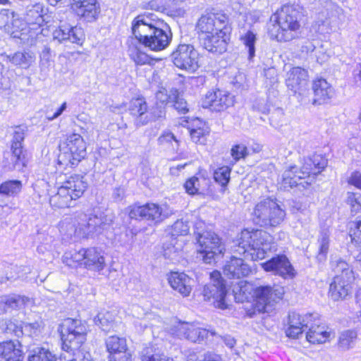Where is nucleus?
<instances>
[{
  "instance_id": "8",
  "label": "nucleus",
  "mask_w": 361,
  "mask_h": 361,
  "mask_svg": "<svg viewBox=\"0 0 361 361\" xmlns=\"http://www.w3.org/2000/svg\"><path fill=\"white\" fill-rule=\"evenodd\" d=\"M63 261L69 267L80 264L97 272H100L106 267L104 252L97 247L82 248L78 251L66 252L63 256Z\"/></svg>"
},
{
  "instance_id": "43",
  "label": "nucleus",
  "mask_w": 361,
  "mask_h": 361,
  "mask_svg": "<svg viewBox=\"0 0 361 361\" xmlns=\"http://www.w3.org/2000/svg\"><path fill=\"white\" fill-rule=\"evenodd\" d=\"M347 203L351 207L352 212H358L361 209V194L348 192L347 194Z\"/></svg>"
},
{
  "instance_id": "9",
  "label": "nucleus",
  "mask_w": 361,
  "mask_h": 361,
  "mask_svg": "<svg viewBox=\"0 0 361 361\" xmlns=\"http://www.w3.org/2000/svg\"><path fill=\"white\" fill-rule=\"evenodd\" d=\"M253 216L255 222L260 226L276 227L283 221L286 212L276 200L266 198L255 205Z\"/></svg>"
},
{
  "instance_id": "57",
  "label": "nucleus",
  "mask_w": 361,
  "mask_h": 361,
  "mask_svg": "<svg viewBox=\"0 0 361 361\" xmlns=\"http://www.w3.org/2000/svg\"><path fill=\"white\" fill-rule=\"evenodd\" d=\"M77 350L76 353H74V358L71 361H94L88 351L84 349H78Z\"/></svg>"
},
{
  "instance_id": "63",
  "label": "nucleus",
  "mask_w": 361,
  "mask_h": 361,
  "mask_svg": "<svg viewBox=\"0 0 361 361\" xmlns=\"http://www.w3.org/2000/svg\"><path fill=\"white\" fill-rule=\"evenodd\" d=\"M109 361H132L130 353L126 352L113 357H109Z\"/></svg>"
},
{
  "instance_id": "48",
  "label": "nucleus",
  "mask_w": 361,
  "mask_h": 361,
  "mask_svg": "<svg viewBox=\"0 0 361 361\" xmlns=\"http://www.w3.org/2000/svg\"><path fill=\"white\" fill-rule=\"evenodd\" d=\"M231 154L235 161L245 158L247 154V149L245 145L238 144L234 145L231 150Z\"/></svg>"
},
{
  "instance_id": "3",
  "label": "nucleus",
  "mask_w": 361,
  "mask_h": 361,
  "mask_svg": "<svg viewBox=\"0 0 361 361\" xmlns=\"http://www.w3.org/2000/svg\"><path fill=\"white\" fill-rule=\"evenodd\" d=\"M132 32L141 44L153 51L166 49L172 39V34L166 23L144 15L137 16L133 20Z\"/></svg>"
},
{
  "instance_id": "56",
  "label": "nucleus",
  "mask_w": 361,
  "mask_h": 361,
  "mask_svg": "<svg viewBox=\"0 0 361 361\" xmlns=\"http://www.w3.org/2000/svg\"><path fill=\"white\" fill-rule=\"evenodd\" d=\"M6 331L7 333H12L15 336L20 337L23 336L22 324L18 325L12 321H8L6 323Z\"/></svg>"
},
{
  "instance_id": "30",
  "label": "nucleus",
  "mask_w": 361,
  "mask_h": 361,
  "mask_svg": "<svg viewBox=\"0 0 361 361\" xmlns=\"http://www.w3.org/2000/svg\"><path fill=\"white\" fill-rule=\"evenodd\" d=\"M6 57L13 65L25 69L30 68L35 61V54L30 51H17Z\"/></svg>"
},
{
  "instance_id": "19",
  "label": "nucleus",
  "mask_w": 361,
  "mask_h": 361,
  "mask_svg": "<svg viewBox=\"0 0 361 361\" xmlns=\"http://www.w3.org/2000/svg\"><path fill=\"white\" fill-rule=\"evenodd\" d=\"M266 271L273 272L284 279H292L295 276V271L285 255H278L269 260L261 264Z\"/></svg>"
},
{
  "instance_id": "52",
  "label": "nucleus",
  "mask_w": 361,
  "mask_h": 361,
  "mask_svg": "<svg viewBox=\"0 0 361 361\" xmlns=\"http://www.w3.org/2000/svg\"><path fill=\"white\" fill-rule=\"evenodd\" d=\"M20 267H18L17 266L11 267L10 274H7L5 277L2 276L0 279V282L5 283L7 281H15L18 278L23 277V274L20 271Z\"/></svg>"
},
{
  "instance_id": "15",
  "label": "nucleus",
  "mask_w": 361,
  "mask_h": 361,
  "mask_svg": "<svg viewBox=\"0 0 361 361\" xmlns=\"http://www.w3.org/2000/svg\"><path fill=\"white\" fill-rule=\"evenodd\" d=\"M171 60L180 69L195 72L198 68V53L192 45L180 44L171 54Z\"/></svg>"
},
{
  "instance_id": "31",
  "label": "nucleus",
  "mask_w": 361,
  "mask_h": 361,
  "mask_svg": "<svg viewBox=\"0 0 361 361\" xmlns=\"http://www.w3.org/2000/svg\"><path fill=\"white\" fill-rule=\"evenodd\" d=\"M106 347L109 353V357L128 352L126 338L116 336H111L106 338Z\"/></svg>"
},
{
  "instance_id": "16",
  "label": "nucleus",
  "mask_w": 361,
  "mask_h": 361,
  "mask_svg": "<svg viewBox=\"0 0 361 361\" xmlns=\"http://www.w3.org/2000/svg\"><path fill=\"white\" fill-rule=\"evenodd\" d=\"M61 154L71 165H76L86 155V144L78 133H72L68 136Z\"/></svg>"
},
{
  "instance_id": "1",
  "label": "nucleus",
  "mask_w": 361,
  "mask_h": 361,
  "mask_svg": "<svg viewBox=\"0 0 361 361\" xmlns=\"http://www.w3.org/2000/svg\"><path fill=\"white\" fill-rule=\"evenodd\" d=\"M277 245L268 232L256 229L243 230L231 246L233 255L224 266V274L229 279H240L249 275L251 269L237 255L252 261L261 260L276 252Z\"/></svg>"
},
{
  "instance_id": "61",
  "label": "nucleus",
  "mask_w": 361,
  "mask_h": 361,
  "mask_svg": "<svg viewBox=\"0 0 361 361\" xmlns=\"http://www.w3.org/2000/svg\"><path fill=\"white\" fill-rule=\"evenodd\" d=\"M25 133L23 129L18 128H17L13 135V143L14 146H20L22 145V142L24 140Z\"/></svg>"
},
{
  "instance_id": "54",
  "label": "nucleus",
  "mask_w": 361,
  "mask_h": 361,
  "mask_svg": "<svg viewBox=\"0 0 361 361\" xmlns=\"http://www.w3.org/2000/svg\"><path fill=\"white\" fill-rule=\"evenodd\" d=\"M319 40H305L303 42L300 47V51L305 54H314L316 47L319 43Z\"/></svg>"
},
{
  "instance_id": "55",
  "label": "nucleus",
  "mask_w": 361,
  "mask_h": 361,
  "mask_svg": "<svg viewBox=\"0 0 361 361\" xmlns=\"http://www.w3.org/2000/svg\"><path fill=\"white\" fill-rule=\"evenodd\" d=\"M142 361H174L172 358L166 357L164 355H149L147 351L142 355Z\"/></svg>"
},
{
  "instance_id": "58",
  "label": "nucleus",
  "mask_w": 361,
  "mask_h": 361,
  "mask_svg": "<svg viewBox=\"0 0 361 361\" xmlns=\"http://www.w3.org/2000/svg\"><path fill=\"white\" fill-rule=\"evenodd\" d=\"M174 108L180 113L185 114L188 111V104L186 101L180 97V96H177L176 97V100L174 102Z\"/></svg>"
},
{
  "instance_id": "11",
  "label": "nucleus",
  "mask_w": 361,
  "mask_h": 361,
  "mask_svg": "<svg viewBox=\"0 0 361 361\" xmlns=\"http://www.w3.org/2000/svg\"><path fill=\"white\" fill-rule=\"evenodd\" d=\"M80 220L74 229V235L78 238H92L94 235L102 233L109 226L110 222L106 216L99 214L78 216Z\"/></svg>"
},
{
  "instance_id": "64",
  "label": "nucleus",
  "mask_w": 361,
  "mask_h": 361,
  "mask_svg": "<svg viewBox=\"0 0 361 361\" xmlns=\"http://www.w3.org/2000/svg\"><path fill=\"white\" fill-rule=\"evenodd\" d=\"M172 140L178 142L174 135L170 132L164 133L159 137V142L160 144L171 142Z\"/></svg>"
},
{
  "instance_id": "14",
  "label": "nucleus",
  "mask_w": 361,
  "mask_h": 361,
  "mask_svg": "<svg viewBox=\"0 0 361 361\" xmlns=\"http://www.w3.org/2000/svg\"><path fill=\"white\" fill-rule=\"evenodd\" d=\"M202 295L205 300L212 299L216 307L222 310L227 307L225 302L226 290L219 271H214L210 274V281L204 286Z\"/></svg>"
},
{
  "instance_id": "34",
  "label": "nucleus",
  "mask_w": 361,
  "mask_h": 361,
  "mask_svg": "<svg viewBox=\"0 0 361 361\" xmlns=\"http://www.w3.org/2000/svg\"><path fill=\"white\" fill-rule=\"evenodd\" d=\"M251 290H252L251 285L245 281H240L233 289L235 300L237 302L241 303L247 301L250 298H252Z\"/></svg>"
},
{
  "instance_id": "40",
  "label": "nucleus",
  "mask_w": 361,
  "mask_h": 361,
  "mask_svg": "<svg viewBox=\"0 0 361 361\" xmlns=\"http://www.w3.org/2000/svg\"><path fill=\"white\" fill-rule=\"evenodd\" d=\"M231 171V169L227 166L216 169L214 172V180L222 187L226 186L230 180Z\"/></svg>"
},
{
  "instance_id": "29",
  "label": "nucleus",
  "mask_w": 361,
  "mask_h": 361,
  "mask_svg": "<svg viewBox=\"0 0 361 361\" xmlns=\"http://www.w3.org/2000/svg\"><path fill=\"white\" fill-rule=\"evenodd\" d=\"M130 114L137 118L136 125L143 126L147 124L150 118H148L147 105L143 98H137L131 101L130 106Z\"/></svg>"
},
{
  "instance_id": "60",
  "label": "nucleus",
  "mask_w": 361,
  "mask_h": 361,
  "mask_svg": "<svg viewBox=\"0 0 361 361\" xmlns=\"http://www.w3.org/2000/svg\"><path fill=\"white\" fill-rule=\"evenodd\" d=\"M165 115V111L162 106H157L152 109L149 113H148V118L150 120L161 118Z\"/></svg>"
},
{
  "instance_id": "6",
  "label": "nucleus",
  "mask_w": 361,
  "mask_h": 361,
  "mask_svg": "<svg viewBox=\"0 0 361 361\" xmlns=\"http://www.w3.org/2000/svg\"><path fill=\"white\" fill-rule=\"evenodd\" d=\"M331 267L335 274L330 283L329 295L334 301L345 300L353 290L355 274L351 267L343 259L334 257L331 261Z\"/></svg>"
},
{
  "instance_id": "35",
  "label": "nucleus",
  "mask_w": 361,
  "mask_h": 361,
  "mask_svg": "<svg viewBox=\"0 0 361 361\" xmlns=\"http://www.w3.org/2000/svg\"><path fill=\"white\" fill-rule=\"evenodd\" d=\"M357 336V332L354 330H346L341 332L338 337V348L343 350L353 348Z\"/></svg>"
},
{
  "instance_id": "2",
  "label": "nucleus",
  "mask_w": 361,
  "mask_h": 361,
  "mask_svg": "<svg viewBox=\"0 0 361 361\" xmlns=\"http://www.w3.org/2000/svg\"><path fill=\"white\" fill-rule=\"evenodd\" d=\"M200 44L208 51L220 54L226 51L231 31L228 18L220 13L202 15L197 23Z\"/></svg>"
},
{
  "instance_id": "45",
  "label": "nucleus",
  "mask_w": 361,
  "mask_h": 361,
  "mask_svg": "<svg viewBox=\"0 0 361 361\" xmlns=\"http://www.w3.org/2000/svg\"><path fill=\"white\" fill-rule=\"evenodd\" d=\"M208 131L204 127H197L190 130L192 140L195 143L203 144L205 142V135Z\"/></svg>"
},
{
  "instance_id": "59",
  "label": "nucleus",
  "mask_w": 361,
  "mask_h": 361,
  "mask_svg": "<svg viewBox=\"0 0 361 361\" xmlns=\"http://www.w3.org/2000/svg\"><path fill=\"white\" fill-rule=\"evenodd\" d=\"M348 183L361 190V173L360 171H353L351 173L348 178Z\"/></svg>"
},
{
  "instance_id": "38",
  "label": "nucleus",
  "mask_w": 361,
  "mask_h": 361,
  "mask_svg": "<svg viewBox=\"0 0 361 361\" xmlns=\"http://www.w3.org/2000/svg\"><path fill=\"white\" fill-rule=\"evenodd\" d=\"M114 322L115 317L113 313L109 312L99 313L95 320V323L99 326L104 331L106 332L109 331L114 327Z\"/></svg>"
},
{
  "instance_id": "51",
  "label": "nucleus",
  "mask_w": 361,
  "mask_h": 361,
  "mask_svg": "<svg viewBox=\"0 0 361 361\" xmlns=\"http://www.w3.org/2000/svg\"><path fill=\"white\" fill-rule=\"evenodd\" d=\"M351 243L357 248L361 247V221L355 223V228L350 235Z\"/></svg>"
},
{
  "instance_id": "28",
  "label": "nucleus",
  "mask_w": 361,
  "mask_h": 361,
  "mask_svg": "<svg viewBox=\"0 0 361 361\" xmlns=\"http://www.w3.org/2000/svg\"><path fill=\"white\" fill-rule=\"evenodd\" d=\"M75 11L78 16L86 21L92 22L97 18L100 13V6L97 0H83Z\"/></svg>"
},
{
  "instance_id": "12",
  "label": "nucleus",
  "mask_w": 361,
  "mask_h": 361,
  "mask_svg": "<svg viewBox=\"0 0 361 361\" xmlns=\"http://www.w3.org/2000/svg\"><path fill=\"white\" fill-rule=\"evenodd\" d=\"M173 213V210L166 204L147 203L142 206L133 205L129 209V217L130 219H142L154 224L161 222Z\"/></svg>"
},
{
  "instance_id": "26",
  "label": "nucleus",
  "mask_w": 361,
  "mask_h": 361,
  "mask_svg": "<svg viewBox=\"0 0 361 361\" xmlns=\"http://www.w3.org/2000/svg\"><path fill=\"white\" fill-rule=\"evenodd\" d=\"M31 303L29 298L11 294L0 297V314L14 310H21Z\"/></svg>"
},
{
  "instance_id": "10",
  "label": "nucleus",
  "mask_w": 361,
  "mask_h": 361,
  "mask_svg": "<svg viewBox=\"0 0 361 361\" xmlns=\"http://www.w3.org/2000/svg\"><path fill=\"white\" fill-rule=\"evenodd\" d=\"M60 332L63 348L74 351L85 341L87 329L81 320L67 318L61 324Z\"/></svg>"
},
{
  "instance_id": "42",
  "label": "nucleus",
  "mask_w": 361,
  "mask_h": 361,
  "mask_svg": "<svg viewBox=\"0 0 361 361\" xmlns=\"http://www.w3.org/2000/svg\"><path fill=\"white\" fill-rule=\"evenodd\" d=\"M319 255L320 259H324L328 253L329 247V233L326 231L322 232L319 238Z\"/></svg>"
},
{
  "instance_id": "5",
  "label": "nucleus",
  "mask_w": 361,
  "mask_h": 361,
  "mask_svg": "<svg viewBox=\"0 0 361 361\" xmlns=\"http://www.w3.org/2000/svg\"><path fill=\"white\" fill-rule=\"evenodd\" d=\"M274 16L276 23L269 27L270 38L279 42H289L298 37L300 27V12L293 6H283Z\"/></svg>"
},
{
  "instance_id": "17",
  "label": "nucleus",
  "mask_w": 361,
  "mask_h": 361,
  "mask_svg": "<svg viewBox=\"0 0 361 361\" xmlns=\"http://www.w3.org/2000/svg\"><path fill=\"white\" fill-rule=\"evenodd\" d=\"M283 291L270 286H261L254 290L256 308L259 312H268L269 307L282 298Z\"/></svg>"
},
{
  "instance_id": "33",
  "label": "nucleus",
  "mask_w": 361,
  "mask_h": 361,
  "mask_svg": "<svg viewBox=\"0 0 361 361\" xmlns=\"http://www.w3.org/2000/svg\"><path fill=\"white\" fill-rule=\"evenodd\" d=\"M44 14H45V10L42 4L37 3L32 5L27 11L25 17L27 23L40 27L44 21Z\"/></svg>"
},
{
  "instance_id": "24",
  "label": "nucleus",
  "mask_w": 361,
  "mask_h": 361,
  "mask_svg": "<svg viewBox=\"0 0 361 361\" xmlns=\"http://www.w3.org/2000/svg\"><path fill=\"white\" fill-rule=\"evenodd\" d=\"M288 327L286 331V336L296 338L305 330L309 327L312 322V314L300 315L296 312H292L288 316Z\"/></svg>"
},
{
  "instance_id": "7",
  "label": "nucleus",
  "mask_w": 361,
  "mask_h": 361,
  "mask_svg": "<svg viewBox=\"0 0 361 361\" xmlns=\"http://www.w3.org/2000/svg\"><path fill=\"white\" fill-rule=\"evenodd\" d=\"M87 188L84 177L75 174L69 176L59 187L57 192L50 197L49 203L56 208L72 207V203L80 197Z\"/></svg>"
},
{
  "instance_id": "41",
  "label": "nucleus",
  "mask_w": 361,
  "mask_h": 361,
  "mask_svg": "<svg viewBox=\"0 0 361 361\" xmlns=\"http://www.w3.org/2000/svg\"><path fill=\"white\" fill-rule=\"evenodd\" d=\"M28 361H56V357L49 350L37 348L33 350Z\"/></svg>"
},
{
  "instance_id": "25",
  "label": "nucleus",
  "mask_w": 361,
  "mask_h": 361,
  "mask_svg": "<svg viewBox=\"0 0 361 361\" xmlns=\"http://www.w3.org/2000/svg\"><path fill=\"white\" fill-rule=\"evenodd\" d=\"M171 287L183 297H188L192 291L193 280L184 272H171L168 276Z\"/></svg>"
},
{
  "instance_id": "27",
  "label": "nucleus",
  "mask_w": 361,
  "mask_h": 361,
  "mask_svg": "<svg viewBox=\"0 0 361 361\" xmlns=\"http://www.w3.org/2000/svg\"><path fill=\"white\" fill-rule=\"evenodd\" d=\"M314 91L313 104H322L326 102L331 97L332 89L324 79H319L313 83Z\"/></svg>"
},
{
  "instance_id": "18",
  "label": "nucleus",
  "mask_w": 361,
  "mask_h": 361,
  "mask_svg": "<svg viewBox=\"0 0 361 361\" xmlns=\"http://www.w3.org/2000/svg\"><path fill=\"white\" fill-rule=\"evenodd\" d=\"M14 11L2 9L0 11V29L13 38L25 39L26 25L20 19L16 18Z\"/></svg>"
},
{
  "instance_id": "21",
  "label": "nucleus",
  "mask_w": 361,
  "mask_h": 361,
  "mask_svg": "<svg viewBox=\"0 0 361 361\" xmlns=\"http://www.w3.org/2000/svg\"><path fill=\"white\" fill-rule=\"evenodd\" d=\"M176 335L180 338H185V339L193 342H200L203 341L208 335L209 331L201 328L197 324L194 323L180 322L176 327ZM212 335L214 333L210 331Z\"/></svg>"
},
{
  "instance_id": "22",
  "label": "nucleus",
  "mask_w": 361,
  "mask_h": 361,
  "mask_svg": "<svg viewBox=\"0 0 361 361\" xmlns=\"http://www.w3.org/2000/svg\"><path fill=\"white\" fill-rule=\"evenodd\" d=\"M53 37L60 42L68 40L73 43L81 44L85 35L81 27L63 24L54 31Z\"/></svg>"
},
{
  "instance_id": "32",
  "label": "nucleus",
  "mask_w": 361,
  "mask_h": 361,
  "mask_svg": "<svg viewBox=\"0 0 361 361\" xmlns=\"http://www.w3.org/2000/svg\"><path fill=\"white\" fill-rule=\"evenodd\" d=\"M308 328L309 331L307 333L306 338L310 343L313 344L325 343L331 336V333L325 331L323 326L319 325L313 326L310 323Z\"/></svg>"
},
{
  "instance_id": "37",
  "label": "nucleus",
  "mask_w": 361,
  "mask_h": 361,
  "mask_svg": "<svg viewBox=\"0 0 361 361\" xmlns=\"http://www.w3.org/2000/svg\"><path fill=\"white\" fill-rule=\"evenodd\" d=\"M204 178H198L192 176L188 178L185 184L184 188L188 194L190 195H197L200 193V190L203 188L204 183H206Z\"/></svg>"
},
{
  "instance_id": "4",
  "label": "nucleus",
  "mask_w": 361,
  "mask_h": 361,
  "mask_svg": "<svg viewBox=\"0 0 361 361\" xmlns=\"http://www.w3.org/2000/svg\"><path fill=\"white\" fill-rule=\"evenodd\" d=\"M327 166V160L319 154L304 158L302 166H290L282 175V185L285 188H293L305 184L310 185Z\"/></svg>"
},
{
  "instance_id": "23",
  "label": "nucleus",
  "mask_w": 361,
  "mask_h": 361,
  "mask_svg": "<svg viewBox=\"0 0 361 361\" xmlns=\"http://www.w3.org/2000/svg\"><path fill=\"white\" fill-rule=\"evenodd\" d=\"M307 81V71L300 67H293L286 73V86L294 93L300 92L305 88Z\"/></svg>"
},
{
  "instance_id": "20",
  "label": "nucleus",
  "mask_w": 361,
  "mask_h": 361,
  "mask_svg": "<svg viewBox=\"0 0 361 361\" xmlns=\"http://www.w3.org/2000/svg\"><path fill=\"white\" fill-rule=\"evenodd\" d=\"M233 104V97L228 92L217 89L207 92L203 101L202 106L210 108L212 111H221Z\"/></svg>"
},
{
  "instance_id": "13",
  "label": "nucleus",
  "mask_w": 361,
  "mask_h": 361,
  "mask_svg": "<svg viewBox=\"0 0 361 361\" xmlns=\"http://www.w3.org/2000/svg\"><path fill=\"white\" fill-rule=\"evenodd\" d=\"M197 252L204 262L211 264L224 251L219 236L212 231L200 233L197 238Z\"/></svg>"
},
{
  "instance_id": "46",
  "label": "nucleus",
  "mask_w": 361,
  "mask_h": 361,
  "mask_svg": "<svg viewBox=\"0 0 361 361\" xmlns=\"http://www.w3.org/2000/svg\"><path fill=\"white\" fill-rule=\"evenodd\" d=\"M327 51L328 49L326 47H325V44L319 41L316 47L314 56L317 59V61L320 64L327 61L329 58V54Z\"/></svg>"
},
{
  "instance_id": "49",
  "label": "nucleus",
  "mask_w": 361,
  "mask_h": 361,
  "mask_svg": "<svg viewBox=\"0 0 361 361\" xmlns=\"http://www.w3.org/2000/svg\"><path fill=\"white\" fill-rule=\"evenodd\" d=\"M130 57L137 65H145L150 63L149 56L139 50L132 51Z\"/></svg>"
},
{
  "instance_id": "50",
  "label": "nucleus",
  "mask_w": 361,
  "mask_h": 361,
  "mask_svg": "<svg viewBox=\"0 0 361 361\" xmlns=\"http://www.w3.org/2000/svg\"><path fill=\"white\" fill-rule=\"evenodd\" d=\"M40 324L38 322L33 323L23 322L22 323L23 335L32 336L39 332Z\"/></svg>"
},
{
  "instance_id": "47",
  "label": "nucleus",
  "mask_w": 361,
  "mask_h": 361,
  "mask_svg": "<svg viewBox=\"0 0 361 361\" xmlns=\"http://www.w3.org/2000/svg\"><path fill=\"white\" fill-rule=\"evenodd\" d=\"M12 149V160L13 162L14 167L16 166H23L24 161V154L22 149V145L20 146H14L11 145Z\"/></svg>"
},
{
  "instance_id": "62",
  "label": "nucleus",
  "mask_w": 361,
  "mask_h": 361,
  "mask_svg": "<svg viewBox=\"0 0 361 361\" xmlns=\"http://www.w3.org/2000/svg\"><path fill=\"white\" fill-rule=\"evenodd\" d=\"M357 303L359 304L360 310L356 313V316L353 319L354 324H361V288L358 289L355 293Z\"/></svg>"
},
{
  "instance_id": "53",
  "label": "nucleus",
  "mask_w": 361,
  "mask_h": 361,
  "mask_svg": "<svg viewBox=\"0 0 361 361\" xmlns=\"http://www.w3.org/2000/svg\"><path fill=\"white\" fill-rule=\"evenodd\" d=\"M190 226L182 220L176 221L173 225V230L177 235H186L189 232Z\"/></svg>"
},
{
  "instance_id": "44",
  "label": "nucleus",
  "mask_w": 361,
  "mask_h": 361,
  "mask_svg": "<svg viewBox=\"0 0 361 361\" xmlns=\"http://www.w3.org/2000/svg\"><path fill=\"white\" fill-rule=\"evenodd\" d=\"M51 49L47 46L44 47L39 55V67L41 71L49 69L51 62Z\"/></svg>"
},
{
  "instance_id": "39",
  "label": "nucleus",
  "mask_w": 361,
  "mask_h": 361,
  "mask_svg": "<svg viewBox=\"0 0 361 361\" xmlns=\"http://www.w3.org/2000/svg\"><path fill=\"white\" fill-rule=\"evenodd\" d=\"M240 40L248 49L249 59H252L255 54V44L257 40L256 34L252 30H248L244 35H241Z\"/></svg>"
},
{
  "instance_id": "36",
  "label": "nucleus",
  "mask_w": 361,
  "mask_h": 361,
  "mask_svg": "<svg viewBox=\"0 0 361 361\" xmlns=\"http://www.w3.org/2000/svg\"><path fill=\"white\" fill-rule=\"evenodd\" d=\"M22 183L20 180H8L0 185V194L6 196H16L22 189Z\"/></svg>"
}]
</instances>
